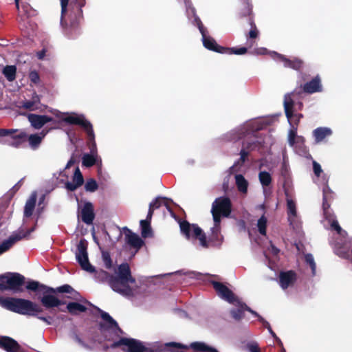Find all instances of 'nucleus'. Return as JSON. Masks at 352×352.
<instances>
[{"label":"nucleus","instance_id":"f257e3e1","mask_svg":"<svg viewBox=\"0 0 352 352\" xmlns=\"http://www.w3.org/2000/svg\"><path fill=\"white\" fill-rule=\"evenodd\" d=\"M0 305L12 312L35 317L47 324H51L53 320L52 316H43L44 309L41 305L30 300L14 297H0Z\"/></svg>","mask_w":352,"mask_h":352},{"label":"nucleus","instance_id":"f03ea898","mask_svg":"<svg viewBox=\"0 0 352 352\" xmlns=\"http://www.w3.org/2000/svg\"><path fill=\"white\" fill-rule=\"evenodd\" d=\"M181 233L187 239H192L194 240H199V244L204 248L209 247L210 242H221L220 228L212 227L211 228V234L209 236V240L207 241L206 235L202 229L197 224H190L186 220L178 221Z\"/></svg>","mask_w":352,"mask_h":352},{"label":"nucleus","instance_id":"7ed1b4c3","mask_svg":"<svg viewBox=\"0 0 352 352\" xmlns=\"http://www.w3.org/2000/svg\"><path fill=\"white\" fill-rule=\"evenodd\" d=\"M85 0H60V24L63 28H76L83 19L82 7Z\"/></svg>","mask_w":352,"mask_h":352},{"label":"nucleus","instance_id":"20e7f679","mask_svg":"<svg viewBox=\"0 0 352 352\" xmlns=\"http://www.w3.org/2000/svg\"><path fill=\"white\" fill-rule=\"evenodd\" d=\"M46 287H49L45 285L41 284L38 281L35 280L29 281L26 285L27 289L33 292H40L42 293L43 296L41 297H38V299L41 302V305L46 309L58 307L60 305L65 304L63 300L58 299L54 295V293L49 291Z\"/></svg>","mask_w":352,"mask_h":352},{"label":"nucleus","instance_id":"39448f33","mask_svg":"<svg viewBox=\"0 0 352 352\" xmlns=\"http://www.w3.org/2000/svg\"><path fill=\"white\" fill-rule=\"evenodd\" d=\"M63 121L69 124L79 125L85 131L87 136V144L90 150L91 155L97 153L96 143L95 142V135L92 124L86 120L83 116H68L62 118Z\"/></svg>","mask_w":352,"mask_h":352},{"label":"nucleus","instance_id":"423d86ee","mask_svg":"<svg viewBox=\"0 0 352 352\" xmlns=\"http://www.w3.org/2000/svg\"><path fill=\"white\" fill-rule=\"evenodd\" d=\"M25 277L19 273L7 272L0 275V291H12L14 293L23 292Z\"/></svg>","mask_w":352,"mask_h":352},{"label":"nucleus","instance_id":"0eeeda50","mask_svg":"<svg viewBox=\"0 0 352 352\" xmlns=\"http://www.w3.org/2000/svg\"><path fill=\"white\" fill-rule=\"evenodd\" d=\"M202 41L206 49L219 54L243 55L248 52V48L245 47L235 48L221 46L212 37L207 36V33L202 36Z\"/></svg>","mask_w":352,"mask_h":352},{"label":"nucleus","instance_id":"6e6552de","mask_svg":"<svg viewBox=\"0 0 352 352\" xmlns=\"http://www.w3.org/2000/svg\"><path fill=\"white\" fill-rule=\"evenodd\" d=\"M120 346H122V349L124 352H153L152 349L146 348L140 342L133 338H121L111 345L113 349Z\"/></svg>","mask_w":352,"mask_h":352},{"label":"nucleus","instance_id":"1a4fd4ad","mask_svg":"<svg viewBox=\"0 0 352 352\" xmlns=\"http://www.w3.org/2000/svg\"><path fill=\"white\" fill-rule=\"evenodd\" d=\"M297 90H294L292 92L287 94L284 96V109L287 118L291 126H296L298 127L300 119L303 117L302 113H294V98H295V94Z\"/></svg>","mask_w":352,"mask_h":352},{"label":"nucleus","instance_id":"9d476101","mask_svg":"<svg viewBox=\"0 0 352 352\" xmlns=\"http://www.w3.org/2000/svg\"><path fill=\"white\" fill-rule=\"evenodd\" d=\"M87 245V241L85 239L80 240L76 248V258L83 270L92 273L95 272V267L89 261Z\"/></svg>","mask_w":352,"mask_h":352},{"label":"nucleus","instance_id":"9b49d317","mask_svg":"<svg viewBox=\"0 0 352 352\" xmlns=\"http://www.w3.org/2000/svg\"><path fill=\"white\" fill-rule=\"evenodd\" d=\"M131 281L126 279H120L117 276L113 275L110 282L111 288L124 296H132L133 290L130 286Z\"/></svg>","mask_w":352,"mask_h":352},{"label":"nucleus","instance_id":"f8f14e48","mask_svg":"<svg viewBox=\"0 0 352 352\" xmlns=\"http://www.w3.org/2000/svg\"><path fill=\"white\" fill-rule=\"evenodd\" d=\"M232 202L228 197H220L213 201L212 204V210L221 213L223 217H229L232 212Z\"/></svg>","mask_w":352,"mask_h":352},{"label":"nucleus","instance_id":"ddd939ff","mask_svg":"<svg viewBox=\"0 0 352 352\" xmlns=\"http://www.w3.org/2000/svg\"><path fill=\"white\" fill-rule=\"evenodd\" d=\"M217 295L222 299L226 300L230 303H234L238 301L237 297L234 295L232 290H230L223 283L215 280L211 281Z\"/></svg>","mask_w":352,"mask_h":352},{"label":"nucleus","instance_id":"4468645a","mask_svg":"<svg viewBox=\"0 0 352 352\" xmlns=\"http://www.w3.org/2000/svg\"><path fill=\"white\" fill-rule=\"evenodd\" d=\"M295 90H297V93L295 94V97L300 96L302 92L310 94L321 92L322 91L321 79L320 76L317 75L311 80L306 82L303 86L296 88Z\"/></svg>","mask_w":352,"mask_h":352},{"label":"nucleus","instance_id":"2eb2a0df","mask_svg":"<svg viewBox=\"0 0 352 352\" xmlns=\"http://www.w3.org/2000/svg\"><path fill=\"white\" fill-rule=\"evenodd\" d=\"M272 54L273 57L276 60L283 62L285 67H289L294 70L299 71L303 67L304 62L299 58L294 57L292 59H289L285 56L276 52H273Z\"/></svg>","mask_w":352,"mask_h":352},{"label":"nucleus","instance_id":"dca6fc26","mask_svg":"<svg viewBox=\"0 0 352 352\" xmlns=\"http://www.w3.org/2000/svg\"><path fill=\"white\" fill-rule=\"evenodd\" d=\"M297 280V274L294 270L281 271L278 275V283L283 289L293 286Z\"/></svg>","mask_w":352,"mask_h":352},{"label":"nucleus","instance_id":"f3484780","mask_svg":"<svg viewBox=\"0 0 352 352\" xmlns=\"http://www.w3.org/2000/svg\"><path fill=\"white\" fill-rule=\"evenodd\" d=\"M154 212V201L149 204V209L146 219L141 220L140 222L141 228V235L143 238H147L152 234V228L151 226L153 213Z\"/></svg>","mask_w":352,"mask_h":352},{"label":"nucleus","instance_id":"a211bd4d","mask_svg":"<svg viewBox=\"0 0 352 352\" xmlns=\"http://www.w3.org/2000/svg\"><path fill=\"white\" fill-rule=\"evenodd\" d=\"M96 309L100 314L102 319L106 322V323H99V329L102 333L112 328L120 329L118 322L108 313L98 307H96Z\"/></svg>","mask_w":352,"mask_h":352},{"label":"nucleus","instance_id":"6ab92c4d","mask_svg":"<svg viewBox=\"0 0 352 352\" xmlns=\"http://www.w3.org/2000/svg\"><path fill=\"white\" fill-rule=\"evenodd\" d=\"M94 207L92 203L87 201L85 203L80 211V218L83 223L91 225L95 219Z\"/></svg>","mask_w":352,"mask_h":352},{"label":"nucleus","instance_id":"aec40b11","mask_svg":"<svg viewBox=\"0 0 352 352\" xmlns=\"http://www.w3.org/2000/svg\"><path fill=\"white\" fill-rule=\"evenodd\" d=\"M28 119L31 125L36 129H41L45 124L53 120V118L50 116L34 113H30L28 116Z\"/></svg>","mask_w":352,"mask_h":352},{"label":"nucleus","instance_id":"412c9836","mask_svg":"<svg viewBox=\"0 0 352 352\" xmlns=\"http://www.w3.org/2000/svg\"><path fill=\"white\" fill-rule=\"evenodd\" d=\"M0 348L7 352H19L21 349L19 344L15 340L8 336L0 338Z\"/></svg>","mask_w":352,"mask_h":352},{"label":"nucleus","instance_id":"4be33fe9","mask_svg":"<svg viewBox=\"0 0 352 352\" xmlns=\"http://www.w3.org/2000/svg\"><path fill=\"white\" fill-rule=\"evenodd\" d=\"M170 201L171 200L166 197H155V210L162 208V212L164 214H165V211H167L171 217L176 218V214L170 206Z\"/></svg>","mask_w":352,"mask_h":352},{"label":"nucleus","instance_id":"5701e85b","mask_svg":"<svg viewBox=\"0 0 352 352\" xmlns=\"http://www.w3.org/2000/svg\"><path fill=\"white\" fill-rule=\"evenodd\" d=\"M116 276L120 279L130 280L131 284L135 283V279L132 276L130 266L127 263H123L118 266Z\"/></svg>","mask_w":352,"mask_h":352},{"label":"nucleus","instance_id":"b1692460","mask_svg":"<svg viewBox=\"0 0 352 352\" xmlns=\"http://www.w3.org/2000/svg\"><path fill=\"white\" fill-rule=\"evenodd\" d=\"M126 243L133 248H140L144 244L142 239L136 234L132 232L129 229L126 228Z\"/></svg>","mask_w":352,"mask_h":352},{"label":"nucleus","instance_id":"393cba45","mask_svg":"<svg viewBox=\"0 0 352 352\" xmlns=\"http://www.w3.org/2000/svg\"><path fill=\"white\" fill-rule=\"evenodd\" d=\"M23 239L19 234H14L11 235L8 239L5 240L0 245V255L5 252L8 251L16 242Z\"/></svg>","mask_w":352,"mask_h":352},{"label":"nucleus","instance_id":"a878e982","mask_svg":"<svg viewBox=\"0 0 352 352\" xmlns=\"http://www.w3.org/2000/svg\"><path fill=\"white\" fill-rule=\"evenodd\" d=\"M331 134L332 131L327 127H318L313 131V135L316 143L322 142Z\"/></svg>","mask_w":352,"mask_h":352},{"label":"nucleus","instance_id":"bb28decb","mask_svg":"<svg viewBox=\"0 0 352 352\" xmlns=\"http://www.w3.org/2000/svg\"><path fill=\"white\" fill-rule=\"evenodd\" d=\"M190 348L195 352H219L215 348L210 346L204 342H192L190 344Z\"/></svg>","mask_w":352,"mask_h":352},{"label":"nucleus","instance_id":"cd10ccee","mask_svg":"<svg viewBox=\"0 0 352 352\" xmlns=\"http://www.w3.org/2000/svg\"><path fill=\"white\" fill-rule=\"evenodd\" d=\"M93 273H94V278L96 281L100 283H107L110 286V282L111 281L113 274H111L103 270H95V272Z\"/></svg>","mask_w":352,"mask_h":352},{"label":"nucleus","instance_id":"c85d7f7f","mask_svg":"<svg viewBox=\"0 0 352 352\" xmlns=\"http://www.w3.org/2000/svg\"><path fill=\"white\" fill-rule=\"evenodd\" d=\"M36 203V195L32 194L25 203L24 208V217H30L32 215Z\"/></svg>","mask_w":352,"mask_h":352},{"label":"nucleus","instance_id":"c756f323","mask_svg":"<svg viewBox=\"0 0 352 352\" xmlns=\"http://www.w3.org/2000/svg\"><path fill=\"white\" fill-rule=\"evenodd\" d=\"M87 309V308L85 305L77 302H71L67 305V310L69 314L74 316L85 312Z\"/></svg>","mask_w":352,"mask_h":352},{"label":"nucleus","instance_id":"7c9ffc66","mask_svg":"<svg viewBox=\"0 0 352 352\" xmlns=\"http://www.w3.org/2000/svg\"><path fill=\"white\" fill-rule=\"evenodd\" d=\"M45 133L43 131H42L40 133V135L35 133V134H32L30 136L28 135L27 140H28L30 146L33 150L38 148L42 142V140L45 137Z\"/></svg>","mask_w":352,"mask_h":352},{"label":"nucleus","instance_id":"2f4dec72","mask_svg":"<svg viewBox=\"0 0 352 352\" xmlns=\"http://www.w3.org/2000/svg\"><path fill=\"white\" fill-rule=\"evenodd\" d=\"M250 25V30L249 32L246 34V38L250 40V46L253 45L255 43L254 39H256L258 37L259 35V31L256 28V25L254 23V19L250 18V22L248 23Z\"/></svg>","mask_w":352,"mask_h":352},{"label":"nucleus","instance_id":"473e14b6","mask_svg":"<svg viewBox=\"0 0 352 352\" xmlns=\"http://www.w3.org/2000/svg\"><path fill=\"white\" fill-rule=\"evenodd\" d=\"M49 291L52 292V293H67V294H74L76 296V295H78V293L75 291L72 286L69 285L65 284L62 286L58 287L56 288L53 287H46Z\"/></svg>","mask_w":352,"mask_h":352},{"label":"nucleus","instance_id":"72a5a7b5","mask_svg":"<svg viewBox=\"0 0 352 352\" xmlns=\"http://www.w3.org/2000/svg\"><path fill=\"white\" fill-rule=\"evenodd\" d=\"M238 302V307L236 309H232L230 311V314L232 317L236 320H240L244 318V311H246L245 308H243L244 302H240L239 300L236 301Z\"/></svg>","mask_w":352,"mask_h":352},{"label":"nucleus","instance_id":"f704fd0d","mask_svg":"<svg viewBox=\"0 0 352 352\" xmlns=\"http://www.w3.org/2000/svg\"><path fill=\"white\" fill-rule=\"evenodd\" d=\"M236 185L239 191L245 193L248 191V182L245 179V177L241 175L238 174L235 175Z\"/></svg>","mask_w":352,"mask_h":352},{"label":"nucleus","instance_id":"c9c22d12","mask_svg":"<svg viewBox=\"0 0 352 352\" xmlns=\"http://www.w3.org/2000/svg\"><path fill=\"white\" fill-rule=\"evenodd\" d=\"M239 17L240 19L246 18L248 23L250 22V18L254 19L252 6L248 2L244 3L243 8L239 13Z\"/></svg>","mask_w":352,"mask_h":352},{"label":"nucleus","instance_id":"e433bc0d","mask_svg":"<svg viewBox=\"0 0 352 352\" xmlns=\"http://www.w3.org/2000/svg\"><path fill=\"white\" fill-rule=\"evenodd\" d=\"M3 74L6 79L12 82L16 78V67L14 65H7L3 69Z\"/></svg>","mask_w":352,"mask_h":352},{"label":"nucleus","instance_id":"4c0bfd02","mask_svg":"<svg viewBox=\"0 0 352 352\" xmlns=\"http://www.w3.org/2000/svg\"><path fill=\"white\" fill-rule=\"evenodd\" d=\"M261 146V143L258 140L243 141L242 143V148H245V151H248L249 153L259 148Z\"/></svg>","mask_w":352,"mask_h":352},{"label":"nucleus","instance_id":"58836bf2","mask_svg":"<svg viewBox=\"0 0 352 352\" xmlns=\"http://www.w3.org/2000/svg\"><path fill=\"white\" fill-rule=\"evenodd\" d=\"M258 179L263 186H270L272 181L271 175L267 171H261L258 174Z\"/></svg>","mask_w":352,"mask_h":352},{"label":"nucleus","instance_id":"ea45409f","mask_svg":"<svg viewBox=\"0 0 352 352\" xmlns=\"http://www.w3.org/2000/svg\"><path fill=\"white\" fill-rule=\"evenodd\" d=\"M13 131H16L10 134V136L12 140H19L22 142L27 141L28 134L25 131L14 129Z\"/></svg>","mask_w":352,"mask_h":352},{"label":"nucleus","instance_id":"a19ab883","mask_svg":"<svg viewBox=\"0 0 352 352\" xmlns=\"http://www.w3.org/2000/svg\"><path fill=\"white\" fill-rule=\"evenodd\" d=\"M96 162V159L94 155L85 153L82 156V164L83 166L85 167H91L93 166Z\"/></svg>","mask_w":352,"mask_h":352},{"label":"nucleus","instance_id":"79ce46f5","mask_svg":"<svg viewBox=\"0 0 352 352\" xmlns=\"http://www.w3.org/2000/svg\"><path fill=\"white\" fill-rule=\"evenodd\" d=\"M98 188V184L97 182L93 179H88L85 184V189L87 192H95Z\"/></svg>","mask_w":352,"mask_h":352},{"label":"nucleus","instance_id":"37998d69","mask_svg":"<svg viewBox=\"0 0 352 352\" xmlns=\"http://www.w3.org/2000/svg\"><path fill=\"white\" fill-rule=\"evenodd\" d=\"M287 214L288 219H290V217H296L297 214L296 204L292 199L287 200Z\"/></svg>","mask_w":352,"mask_h":352},{"label":"nucleus","instance_id":"c03bdc74","mask_svg":"<svg viewBox=\"0 0 352 352\" xmlns=\"http://www.w3.org/2000/svg\"><path fill=\"white\" fill-rule=\"evenodd\" d=\"M257 227L261 234L266 235L267 219L264 215L258 220Z\"/></svg>","mask_w":352,"mask_h":352},{"label":"nucleus","instance_id":"a18cd8bd","mask_svg":"<svg viewBox=\"0 0 352 352\" xmlns=\"http://www.w3.org/2000/svg\"><path fill=\"white\" fill-rule=\"evenodd\" d=\"M72 182L81 186L84 183V178L78 167H76L73 175Z\"/></svg>","mask_w":352,"mask_h":352},{"label":"nucleus","instance_id":"49530a36","mask_svg":"<svg viewBox=\"0 0 352 352\" xmlns=\"http://www.w3.org/2000/svg\"><path fill=\"white\" fill-rule=\"evenodd\" d=\"M297 129L298 127L296 126H292V129L289 131L288 142L292 146L296 144V139L298 136L297 135Z\"/></svg>","mask_w":352,"mask_h":352},{"label":"nucleus","instance_id":"de8ad7c7","mask_svg":"<svg viewBox=\"0 0 352 352\" xmlns=\"http://www.w3.org/2000/svg\"><path fill=\"white\" fill-rule=\"evenodd\" d=\"M102 261L104 262V267L107 270L111 269V267L113 266V262H112L109 252L103 251L102 252Z\"/></svg>","mask_w":352,"mask_h":352},{"label":"nucleus","instance_id":"09e8293b","mask_svg":"<svg viewBox=\"0 0 352 352\" xmlns=\"http://www.w3.org/2000/svg\"><path fill=\"white\" fill-rule=\"evenodd\" d=\"M336 254L342 258H349V250L344 246L336 247L334 250Z\"/></svg>","mask_w":352,"mask_h":352},{"label":"nucleus","instance_id":"8fccbe9b","mask_svg":"<svg viewBox=\"0 0 352 352\" xmlns=\"http://www.w3.org/2000/svg\"><path fill=\"white\" fill-rule=\"evenodd\" d=\"M327 189L324 190V197L322 199V209H323V213L324 216H328V210H329L330 208V204L329 203V201L330 199H327Z\"/></svg>","mask_w":352,"mask_h":352},{"label":"nucleus","instance_id":"3c124183","mask_svg":"<svg viewBox=\"0 0 352 352\" xmlns=\"http://www.w3.org/2000/svg\"><path fill=\"white\" fill-rule=\"evenodd\" d=\"M305 261L309 265L312 274L314 275L316 272V265L311 254H307L305 256Z\"/></svg>","mask_w":352,"mask_h":352},{"label":"nucleus","instance_id":"603ef678","mask_svg":"<svg viewBox=\"0 0 352 352\" xmlns=\"http://www.w3.org/2000/svg\"><path fill=\"white\" fill-rule=\"evenodd\" d=\"M211 213L212 214L213 221H214V227L220 228L221 218L223 217V214L219 212H215V210H211Z\"/></svg>","mask_w":352,"mask_h":352},{"label":"nucleus","instance_id":"864d4df0","mask_svg":"<svg viewBox=\"0 0 352 352\" xmlns=\"http://www.w3.org/2000/svg\"><path fill=\"white\" fill-rule=\"evenodd\" d=\"M246 349L250 352H261V350H260L258 343H256L255 342H248L246 344Z\"/></svg>","mask_w":352,"mask_h":352},{"label":"nucleus","instance_id":"5fc2aeb1","mask_svg":"<svg viewBox=\"0 0 352 352\" xmlns=\"http://www.w3.org/2000/svg\"><path fill=\"white\" fill-rule=\"evenodd\" d=\"M30 81L34 84H38L40 82V76L36 71H32L29 74Z\"/></svg>","mask_w":352,"mask_h":352},{"label":"nucleus","instance_id":"6e6d98bb","mask_svg":"<svg viewBox=\"0 0 352 352\" xmlns=\"http://www.w3.org/2000/svg\"><path fill=\"white\" fill-rule=\"evenodd\" d=\"M195 21L199 28L201 36H204V33H207V29L204 26L201 19L198 16L195 17Z\"/></svg>","mask_w":352,"mask_h":352},{"label":"nucleus","instance_id":"4d7b16f0","mask_svg":"<svg viewBox=\"0 0 352 352\" xmlns=\"http://www.w3.org/2000/svg\"><path fill=\"white\" fill-rule=\"evenodd\" d=\"M78 162H79V156L75 155L74 154H73L71 156L69 161L67 162L65 168L66 169L69 168L71 166H72L74 164L78 163Z\"/></svg>","mask_w":352,"mask_h":352},{"label":"nucleus","instance_id":"13d9d810","mask_svg":"<svg viewBox=\"0 0 352 352\" xmlns=\"http://www.w3.org/2000/svg\"><path fill=\"white\" fill-rule=\"evenodd\" d=\"M248 151H245V148H241L240 151V158L239 160V164H244L245 161L247 160V157L249 155Z\"/></svg>","mask_w":352,"mask_h":352},{"label":"nucleus","instance_id":"bf43d9fd","mask_svg":"<svg viewBox=\"0 0 352 352\" xmlns=\"http://www.w3.org/2000/svg\"><path fill=\"white\" fill-rule=\"evenodd\" d=\"M331 222V227L333 230H336L338 234H340L342 231V228L338 223V221L335 219H333Z\"/></svg>","mask_w":352,"mask_h":352},{"label":"nucleus","instance_id":"052dcab7","mask_svg":"<svg viewBox=\"0 0 352 352\" xmlns=\"http://www.w3.org/2000/svg\"><path fill=\"white\" fill-rule=\"evenodd\" d=\"M313 169L315 175L318 177L320 175V173L322 171L320 165L316 161H314L313 162Z\"/></svg>","mask_w":352,"mask_h":352},{"label":"nucleus","instance_id":"680f3d73","mask_svg":"<svg viewBox=\"0 0 352 352\" xmlns=\"http://www.w3.org/2000/svg\"><path fill=\"white\" fill-rule=\"evenodd\" d=\"M78 187H80V186H78L77 184L74 183V182H67L65 184V188L72 192L76 190Z\"/></svg>","mask_w":352,"mask_h":352},{"label":"nucleus","instance_id":"e2e57ef3","mask_svg":"<svg viewBox=\"0 0 352 352\" xmlns=\"http://www.w3.org/2000/svg\"><path fill=\"white\" fill-rule=\"evenodd\" d=\"M16 131H13V129H0V137H6L13 133Z\"/></svg>","mask_w":352,"mask_h":352},{"label":"nucleus","instance_id":"0e129e2a","mask_svg":"<svg viewBox=\"0 0 352 352\" xmlns=\"http://www.w3.org/2000/svg\"><path fill=\"white\" fill-rule=\"evenodd\" d=\"M34 104V102H32V100H28L23 102V107L25 109L33 110Z\"/></svg>","mask_w":352,"mask_h":352},{"label":"nucleus","instance_id":"69168bd1","mask_svg":"<svg viewBox=\"0 0 352 352\" xmlns=\"http://www.w3.org/2000/svg\"><path fill=\"white\" fill-rule=\"evenodd\" d=\"M267 53V50L265 47H261L256 49L254 52V54H258V55H263L266 54Z\"/></svg>","mask_w":352,"mask_h":352},{"label":"nucleus","instance_id":"338daca9","mask_svg":"<svg viewBox=\"0 0 352 352\" xmlns=\"http://www.w3.org/2000/svg\"><path fill=\"white\" fill-rule=\"evenodd\" d=\"M25 142L19 141V140H12L10 143H9V145L14 147V148H19L23 143Z\"/></svg>","mask_w":352,"mask_h":352},{"label":"nucleus","instance_id":"774afa93","mask_svg":"<svg viewBox=\"0 0 352 352\" xmlns=\"http://www.w3.org/2000/svg\"><path fill=\"white\" fill-rule=\"evenodd\" d=\"M243 308H245V309L247 311H248V312L251 313L252 315L255 316L256 317L259 316V314H258L256 311H255L252 310V309L250 307H248L246 304H243Z\"/></svg>","mask_w":352,"mask_h":352}]
</instances>
